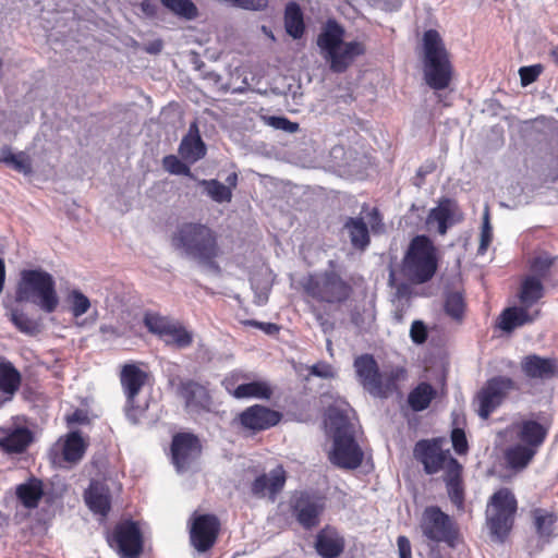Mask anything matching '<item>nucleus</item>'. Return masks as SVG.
Returning a JSON list of instances; mask_svg holds the SVG:
<instances>
[{
  "mask_svg": "<svg viewBox=\"0 0 558 558\" xmlns=\"http://www.w3.org/2000/svg\"><path fill=\"white\" fill-rule=\"evenodd\" d=\"M171 245L185 258L197 262L216 274L220 267L216 259L221 255L218 234L208 225L202 222H183L171 236Z\"/></svg>",
  "mask_w": 558,
  "mask_h": 558,
  "instance_id": "f257e3e1",
  "label": "nucleus"
},
{
  "mask_svg": "<svg viewBox=\"0 0 558 558\" xmlns=\"http://www.w3.org/2000/svg\"><path fill=\"white\" fill-rule=\"evenodd\" d=\"M356 379L362 388L374 398L387 399L399 390V383L407 379V369L402 366H389L380 369L372 354L356 356L353 362Z\"/></svg>",
  "mask_w": 558,
  "mask_h": 558,
  "instance_id": "f03ea898",
  "label": "nucleus"
},
{
  "mask_svg": "<svg viewBox=\"0 0 558 558\" xmlns=\"http://www.w3.org/2000/svg\"><path fill=\"white\" fill-rule=\"evenodd\" d=\"M326 425L332 434L333 446L329 453L330 462L345 470L357 469L364 453L354 438L353 425L347 415L336 409H329Z\"/></svg>",
  "mask_w": 558,
  "mask_h": 558,
  "instance_id": "7ed1b4c3",
  "label": "nucleus"
},
{
  "mask_svg": "<svg viewBox=\"0 0 558 558\" xmlns=\"http://www.w3.org/2000/svg\"><path fill=\"white\" fill-rule=\"evenodd\" d=\"M416 54L422 62L426 84L436 90L447 88L452 78L453 68L441 37H422L416 47Z\"/></svg>",
  "mask_w": 558,
  "mask_h": 558,
  "instance_id": "20e7f679",
  "label": "nucleus"
},
{
  "mask_svg": "<svg viewBox=\"0 0 558 558\" xmlns=\"http://www.w3.org/2000/svg\"><path fill=\"white\" fill-rule=\"evenodd\" d=\"M16 300L31 301L46 313L54 312L59 305V296L53 277L40 269L22 271Z\"/></svg>",
  "mask_w": 558,
  "mask_h": 558,
  "instance_id": "39448f33",
  "label": "nucleus"
},
{
  "mask_svg": "<svg viewBox=\"0 0 558 558\" xmlns=\"http://www.w3.org/2000/svg\"><path fill=\"white\" fill-rule=\"evenodd\" d=\"M300 286L307 298L331 305L345 302L352 292L351 286L335 270L310 274L300 280Z\"/></svg>",
  "mask_w": 558,
  "mask_h": 558,
  "instance_id": "423d86ee",
  "label": "nucleus"
},
{
  "mask_svg": "<svg viewBox=\"0 0 558 558\" xmlns=\"http://www.w3.org/2000/svg\"><path fill=\"white\" fill-rule=\"evenodd\" d=\"M437 270L436 248L425 235L412 239L403 258V271L414 283H424Z\"/></svg>",
  "mask_w": 558,
  "mask_h": 558,
  "instance_id": "0eeeda50",
  "label": "nucleus"
},
{
  "mask_svg": "<svg viewBox=\"0 0 558 558\" xmlns=\"http://www.w3.org/2000/svg\"><path fill=\"white\" fill-rule=\"evenodd\" d=\"M319 54L333 73L345 72L355 59L365 52V47L357 40L344 37H317Z\"/></svg>",
  "mask_w": 558,
  "mask_h": 558,
  "instance_id": "6e6552de",
  "label": "nucleus"
},
{
  "mask_svg": "<svg viewBox=\"0 0 558 558\" xmlns=\"http://www.w3.org/2000/svg\"><path fill=\"white\" fill-rule=\"evenodd\" d=\"M515 512L517 499L509 488H500L490 497L486 517L494 537L504 541L512 527Z\"/></svg>",
  "mask_w": 558,
  "mask_h": 558,
  "instance_id": "1a4fd4ad",
  "label": "nucleus"
},
{
  "mask_svg": "<svg viewBox=\"0 0 558 558\" xmlns=\"http://www.w3.org/2000/svg\"><path fill=\"white\" fill-rule=\"evenodd\" d=\"M515 389H518V386L510 377L495 376L488 379L474 400V403L477 404L476 412L478 416L487 420L508 395Z\"/></svg>",
  "mask_w": 558,
  "mask_h": 558,
  "instance_id": "9d476101",
  "label": "nucleus"
},
{
  "mask_svg": "<svg viewBox=\"0 0 558 558\" xmlns=\"http://www.w3.org/2000/svg\"><path fill=\"white\" fill-rule=\"evenodd\" d=\"M421 529L425 537L436 543L445 542L452 545L456 538L452 520L438 507L432 506L424 510Z\"/></svg>",
  "mask_w": 558,
  "mask_h": 558,
  "instance_id": "9b49d317",
  "label": "nucleus"
},
{
  "mask_svg": "<svg viewBox=\"0 0 558 558\" xmlns=\"http://www.w3.org/2000/svg\"><path fill=\"white\" fill-rule=\"evenodd\" d=\"M414 457L424 465L427 474H435L440 470H445L447 474L451 470V462H458L436 440H420L414 447Z\"/></svg>",
  "mask_w": 558,
  "mask_h": 558,
  "instance_id": "f8f14e48",
  "label": "nucleus"
},
{
  "mask_svg": "<svg viewBox=\"0 0 558 558\" xmlns=\"http://www.w3.org/2000/svg\"><path fill=\"white\" fill-rule=\"evenodd\" d=\"M220 523L213 514L196 515L190 530V539L192 546L198 553H205L210 549L218 537Z\"/></svg>",
  "mask_w": 558,
  "mask_h": 558,
  "instance_id": "ddd939ff",
  "label": "nucleus"
},
{
  "mask_svg": "<svg viewBox=\"0 0 558 558\" xmlns=\"http://www.w3.org/2000/svg\"><path fill=\"white\" fill-rule=\"evenodd\" d=\"M463 214L457 202L450 198L439 201L437 207L430 209L426 218V225L429 230L434 229L441 235H445L449 228L461 222Z\"/></svg>",
  "mask_w": 558,
  "mask_h": 558,
  "instance_id": "4468645a",
  "label": "nucleus"
},
{
  "mask_svg": "<svg viewBox=\"0 0 558 558\" xmlns=\"http://www.w3.org/2000/svg\"><path fill=\"white\" fill-rule=\"evenodd\" d=\"M202 446L198 438L190 433L177 434L171 444L172 461L179 472L191 466L199 457Z\"/></svg>",
  "mask_w": 558,
  "mask_h": 558,
  "instance_id": "2eb2a0df",
  "label": "nucleus"
},
{
  "mask_svg": "<svg viewBox=\"0 0 558 558\" xmlns=\"http://www.w3.org/2000/svg\"><path fill=\"white\" fill-rule=\"evenodd\" d=\"M281 416V413L278 411L255 404L241 412L238 415V421L244 429L256 433L277 425Z\"/></svg>",
  "mask_w": 558,
  "mask_h": 558,
  "instance_id": "dca6fc26",
  "label": "nucleus"
},
{
  "mask_svg": "<svg viewBox=\"0 0 558 558\" xmlns=\"http://www.w3.org/2000/svg\"><path fill=\"white\" fill-rule=\"evenodd\" d=\"M114 539L122 558H137L143 550L142 533L137 523L124 521L117 525Z\"/></svg>",
  "mask_w": 558,
  "mask_h": 558,
  "instance_id": "f3484780",
  "label": "nucleus"
},
{
  "mask_svg": "<svg viewBox=\"0 0 558 558\" xmlns=\"http://www.w3.org/2000/svg\"><path fill=\"white\" fill-rule=\"evenodd\" d=\"M286 480L284 469L278 465L269 473L257 476L251 485V492L257 498L268 497L275 501L277 495L283 489Z\"/></svg>",
  "mask_w": 558,
  "mask_h": 558,
  "instance_id": "a211bd4d",
  "label": "nucleus"
},
{
  "mask_svg": "<svg viewBox=\"0 0 558 558\" xmlns=\"http://www.w3.org/2000/svg\"><path fill=\"white\" fill-rule=\"evenodd\" d=\"M521 371L531 379L547 380L558 375V362L553 357L530 354L522 359Z\"/></svg>",
  "mask_w": 558,
  "mask_h": 558,
  "instance_id": "6ab92c4d",
  "label": "nucleus"
},
{
  "mask_svg": "<svg viewBox=\"0 0 558 558\" xmlns=\"http://www.w3.org/2000/svg\"><path fill=\"white\" fill-rule=\"evenodd\" d=\"M179 393L184 399L189 411H209L211 408V397L207 388L194 380L181 383Z\"/></svg>",
  "mask_w": 558,
  "mask_h": 558,
  "instance_id": "aec40b11",
  "label": "nucleus"
},
{
  "mask_svg": "<svg viewBox=\"0 0 558 558\" xmlns=\"http://www.w3.org/2000/svg\"><path fill=\"white\" fill-rule=\"evenodd\" d=\"M206 151L207 148L201 137L197 122L194 121L190 124L187 133L179 145V155L187 163H195L205 157Z\"/></svg>",
  "mask_w": 558,
  "mask_h": 558,
  "instance_id": "412c9836",
  "label": "nucleus"
},
{
  "mask_svg": "<svg viewBox=\"0 0 558 558\" xmlns=\"http://www.w3.org/2000/svg\"><path fill=\"white\" fill-rule=\"evenodd\" d=\"M344 546L343 536L333 527L326 526L316 535L315 549L323 558H338Z\"/></svg>",
  "mask_w": 558,
  "mask_h": 558,
  "instance_id": "4be33fe9",
  "label": "nucleus"
},
{
  "mask_svg": "<svg viewBox=\"0 0 558 558\" xmlns=\"http://www.w3.org/2000/svg\"><path fill=\"white\" fill-rule=\"evenodd\" d=\"M32 441V434L27 428H0V451L12 454L26 450Z\"/></svg>",
  "mask_w": 558,
  "mask_h": 558,
  "instance_id": "5701e85b",
  "label": "nucleus"
},
{
  "mask_svg": "<svg viewBox=\"0 0 558 558\" xmlns=\"http://www.w3.org/2000/svg\"><path fill=\"white\" fill-rule=\"evenodd\" d=\"M513 427L518 439L535 451L543 445L548 433L547 427L533 420L522 421L514 424Z\"/></svg>",
  "mask_w": 558,
  "mask_h": 558,
  "instance_id": "b1692460",
  "label": "nucleus"
},
{
  "mask_svg": "<svg viewBox=\"0 0 558 558\" xmlns=\"http://www.w3.org/2000/svg\"><path fill=\"white\" fill-rule=\"evenodd\" d=\"M294 512L299 523L305 529H311L318 524L323 505L318 500L302 495L295 500Z\"/></svg>",
  "mask_w": 558,
  "mask_h": 558,
  "instance_id": "393cba45",
  "label": "nucleus"
},
{
  "mask_svg": "<svg viewBox=\"0 0 558 558\" xmlns=\"http://www.w3.org/2000/svg\"><path fill=\"white\" fill-rule=\"evenodd\" d=\"M530 305L521 304V306L506 308L500 316V329L510 332L517 327L534 322L539 311L535 310L530 312Z\"/></svg>",
  "mask_w": 558,
  "mask_h": 558,
  "instance_id": "a878e982",
  "label": "nucleus"
},
{
  "mask_svg": "<svg viewBox=\"0 0 558 558\" xmlns=\"http://www.w3.org/2000/svg\"><path fill=\"white\" fill-rule=\"evenodd\" d=\"M62 458L70 464L78 463L87 449L88 442L83 438L78 430L68 433L59 439Z\"/></svg>",
  "mask_w": 558,
  "mask_h": 558,
  "instance_id": "bb28decb",
  "label": "nucleus"
},
{
  "mask_svg": "<svg viewBox=\"0 0 558 558\" xmlns=\"http://www.w3.org/2000/svg\"><path fill=\"white\" fill-rule=\"evenodd\" d=\"M146 373L134 364H126L121 372V384L129 404H133L146 380Z\"/></svg>",
  "mask_w": 558,
  "mask_h": 558,
  "instance_id": "cd10ccee",
  "label": "nucleus"
},
{
  "mask_svg": "<svg viewBox=\"0 0 558 558\" xmlns=\"http://www.w3.org/2000/svg\"><path fill=\"white\" fill-rule=\"evenodd\" d=\"M85 502L88 508L102 517H106L110 510L109 489L99 482H92L84 494Z\"/></svg>",
  "mask_w": 558,
  "mask_h": 558,
  "instance_id": "c85d7f7f",
  "label": "nucleus"
},
{
  "mask_svg": "<svg viewBox=\"0 0 558 558\" xmlns=\"http://www.w3.org/2000/svg\"><path fill=\"white\" fill-rule=\"evenodd\" d=\"M536 452L537 451L523 444H515L506 449L505 461L508 468L522 471L530 464Z\"/></svg>",
  "mask_w": 558,
  "mask_h": 558,
  "instance_id": "c756f323",
  "label": "nucleus"
},
{
  "mask_svg": "<svg viewBox=\"0 0 558 558\" xmlns=\"http://www.w3.org/2000/svg\"><path fill=\"white\" fill-rule=\"evenodd\" d=\"M344 229L354 248L364 251L369 245V231L362 217L348 218L344 223Z\"/></svg>",
  "mask_w": 558,
  "mask_h": 558,
  "instance_id": "7c9ffc66",
  "label": "nucleus"
},
{
  "mask_svg": "<svg viewBox=\"0 0 558 558\" xmlns=\"http://www.w3.org/2000/svg\"><path fill=\"white\" fill-rule=\"evenodd\" d=\"M461 465L459 462H451V470L445 474V482L447 486L448 496L458 509L463 508L464 495L461 486Z\"/></svg>",
  "mask_w": 558,
  "mask_h": 558,
  "instance_id": "2f4dec72",
  "label": "nucleus"
},
{
  "mask_svg": "<svg viewBox=\"0 0 558 558\" xmlns=\"http://www.w3.org/2000/svg\"><path fill=\"white\" fill-rule=\"evenodd\" d=\"M21 374L10 363H0V392L11 399L21 386Z\"/></svg>",
  "mask_w": 558,
  "mask_h": 558,
  "instance_id": "473e14b6",
  "label": "nucleus"
},
{
  "mask_svg": "<svg viewBox=\"0 0 558 558\" xmlns=\"http://www.w3.org/2000/svg\"><path fill=\"white\" fill-rule=\"evenodd\" d=\"M0 162L25 175L33 171L31 157L24 151L13 153L8 146L0 149Z\"/></svg>",
  "mask_w": 558,
  "mask_h": 558,
  "instance_id": "72a5a7b5",
  "label": "nucleus"
},
{
  "mask_svg": "<svg viewBox=\"0 0 558 558\" xmlns=\"http://www.w3.org/2000/svg\"><path fill=\"white\" fill-rule=\"evenodd\" d=\"M436 390L428 383H421L408 396V404L414 412L427 409L436 397Z\"/></svg>",
  "mask_w": 558,
  "mask_h": 558,
  "instance_id": "f704fd0d",
  "label": "nucleus"
},
{
  "mask_svg": "<svg viewBox=\"0 0 558 558\" xmlns=\"http://www.w3.org/2000/svg\"><path fill=\"white\" fill-rule=\"evenodd\" d=\"M283 21L287 35H304L305 23L303 11L295 1L287 3Z\"/></svg>",
  "mask_w": 558,
  "mask_h": 558,
  "instance_id": "c9c22d12",
  "label": "nucleus"
},
{
  "mask_svg": "<svg viewBox=\"0 0 558 558\" xmlns=\"http://www.w3.org/2000/svg\"><path fill=\"white\" fill-rule=\"evenodd\" d=\"M544 295V286L539 278L525 276L521 282L519 299L522 305L532 306Z\"/></svg>",
  "mask_w": 558,
  "mask_h": 558,
  "instance_id": "e433bc0d",
  "label": "nucleus"
},
{
  "mask_svg": "<svg viewBox=\"0 0 558 558\" xmlns=\"http://www.w3.org/2000/svg\"><path fill=\"white\" fill-rule=\"evenodd\" d=\"M198 185L203 187V193L215 203H230L232 199L231 187H227L226 184L216 179H202L198 181Z\"/></svg>",
  "mask_w": 558,
  "mask_h": 558,
  "instance_id": "4c0bfd02",
  "label": "nucleus"
},
{
  "mask_svg": "<svg viewBox=\"0 0 558 558\" xmlns=\"http://www.w3.org/2000/svg\"><path fill=\"white\" fill-rule=\"evenodd\" d=\"M271 388L266 381H252L247 384L239 385L234 391L233 397L236 399L244 398H258L269 399L271 397Z\"/></svg>",
  "mask_w": 558,
  "mask_h": 558,
  "instance_id": "58836bf2",
  "label": "nucleus"
},
{
  "mask_svg": "<svg viewBox=\"0 0 558 558\" xmlns=\"http://www.w3.org/2000/svg\"><path fill=\"white\" fill-rule=\"evenodd\" d=\"M555 260L556 257L545 251L535 253V255L529 262L531 271L529 276H535L536 278H539L541 281H543L549 276Z\"/></svg>",
  "mask_w": 558,
  "mask_h": 558,
  "instance_id": "ea45409f",
  "label": "nucleus"
},
{
  "mask_svg": "<svg viewBox=\"0 0 558 558\" xmlns=\"http://www.w3.org/2000/svg\"><path fill=\"white\" fill-rule=\"evenodd\" d=\"M16 496L24 507L36 508L43 496L41 485L39 482L21 484L16 487Z\"/></svg>",
  "mask_w": 558,
  "mask_h": 558,
  "instance_id": "a19ab883",
  "label": "nucleus"
},
{
  "mask_svg": "<svg viewBox=\"0 0 558 558\" xmlns=\"http://www.w3.org/2000/svg\"><path fill=\"white\" fill-rule=\"evenodd\" d=\"M160 2L180 19L191 21L198 16V9L192 0H160Z\"/></svg>",
  "mask_w": 558,
  "mask_h": 558,
  "instance_id": "79ce46f5",
  "label": "nucleus"
},
{
  "mask_svg": "<svg viewBox=\"0 0 558 558\" xmlns=\"http://www.w3.org/2000/svg\"><path fill=\"white\" fill-rule=\"evenodd\" d=\"M162 340L167 345H174L179 349H184L192 344L193 336L184 327L173 323Z\"/></svg>",
  "mask_w": 558,
  "mask_h": 558,
  "instance_id": "37998d69",
  "label": "nucleus"
},
{
  "mask_svg": "<svg viewBox=\"0 0 558 558\" xmlns=\"http://www.w3.org/2000/svg\"><path fill=\"white\" fill-rule=\"evenodd\" d=\"M464 299L460 292H449L445 299V312L452 319L460 322L464 314Z\"/></svg>",
  "mask_w": 558,
  "mask_h": 558,
  "instance_id": "c03bdc74",
  "label": "nucleus"
},
{
  "mask_svg": "<svg viewBox=\"0 0 558 558\" xmlns=\"http://www.w3.org/2000/svg\"><path fill=\"white\" fill-rule=\"evenodd\" d=\"M172 324L167 317L155 313H146L144 316V325L148 331L158 335L161 339L167 335Z\"/></svg>",
  "mask_w": 558,
  "mask_h": 558,
  "instance_id": "a18cd8bd",
  "label": "nucleus"
},
{
  "mask_svg": "<svg viewBox=\"0 0 558 558\" xmlns=\"http://www.w3.org/2000/svg\"><path fill=\"white\" fill-rule=\"evenodd\" d=\"M556 517L543 510L534 511V523L536 531L541 537L549 539L554 534V524Z\"/></svg>",
  "mask_w": 558,
  "mask_h": 558,
  "instance_id": "49530a36",
  "label": "nucleus"
},
{
  "mask_svg": "<svg viewBox=\"0 0 558 558\" xmlns=\"http://www.w3.org/2000/svg\"><path fill=\"white\" fill-rule=\"evenodd\" d=\"M66 301L70 304L71 313L75 318L81 317L90 308L89 299L77 289L69 292Z\"/></svg>",
  "mask_w": 558,
  "mask_h": 558,
  "instance_id": "de8ad7c7",
  "label": "nucleus"
},
{
  "mask_svg": "<svg viewBox=\"0 0 558 558\" xmlns=\"http://www.w3.org/2000/svg\"><path fill=\"white\" fill-rule=\"evenodd\" d=\"M229 7L246 11H264L268 8L269 0H218Z\"/></svg>",
  "mask_w": 558,
  "mask_h": 558,
  "instance_id": "09e8293b",
  "label": "nucleus"
},
{
  "mask_svg": "<svg viewBox=\"0 0 558 558\" xmlns=\"http://www.w3.org/2000/svg\"><path fill=\"white\" fill-rule=\"evenodd\" d=\"M11 320L22 332L33 335L37 331V324L23 312L12 311Z\"/></svg>",
  "mask_w": 558,
  "mask_h": 558,
  "instance_id": "8fccbe9b",
  "label": "nucleus"
},
{
  "mask_svg": "<svg viewBox=\"0 0 558 558\" xmlns=\"http://www.w3.org/2000/svg\"><path fill=\"white\" fill-rule=\"evenodd\" d=\"M265 121L268 125L272 126L276 130H281L287 133H295L299 131V124L296 122H292L284 117H265Z\"/></svg>",
  "mask_w": 558,
  "mask_h": 558,
  "instance_id": "3c124183",
  "label": "nucleus"
},
{
  "mask_svg": "<svg viewBox=\"0 0 558 558\" xmlns=\"http://www.w3.org/2000/svg\"><path fill=\"white\" fill-rule=\"evenodd\" d=\"M493 239V230L489 221V210L488 207H485L483 215V226L481 231V242L478 246V252L484 253L489 246Z\"/></svg>",
  "mask_w": 558,
  "mask_h": 558,
  "instance_id": "603ef678",
  "label": "nucleus"
},
{
  "mask_svg": "<svg viewBox=\"0 0 558 558\" xmlns=\"http://www.w3.org/2000/svg\"><path fill=\"white\" fill-rule=\"evenodd\" d=\"M544 68L542 64H534L530 66H522L519 69L520 82L522 86H527L534 83L542 74Z\"/></svg>",
  "mask_w": 558,
  "mask_h": 558,
  "instance_id": "864d4df0",
  "label": "nucleus"
},
{
  "mask_svg": "<svg viewBox=\"0 0 558 558\" xmlns=\"http://www.w3.org/2000/svg\"><path fill=\"white\" fill-rule=\"evenodd\" d=\"M163 167L167 171L173 174L189 175L191 173L190 167L173 155H169L163 158Z\"/></svg>",
  "mask_w": 558,
  "mask_h": 558,
  "instance_id": "5fc2aeb1",
  "label": "nucleus"
},
{
  "mask_svg": "<svg viewBox=\"0 0 558 558\" xmlns=\"http://www.w3.org/2000/svg\"><path fill=\"white\" fill-rule=\"evenodd\" d=\"M310 374L319 378H333L336 372L327 362H318L310 367Z\"/></svg>",
  "mask_w": 558,
  "mask_h": 558,
  "instance_id": "6e6d98bb",
  "label": "nucleus"
},
{
  "mask_svg": "<svg viewBox=\"0 0 558 558\" xmlns=\"http://www.w3.org/2000/svg\"><path fill=\"white\" fill-rule=\"evenodd\" d=\"M410 336L412 341L415 343L420 344L425 342L427 338V330L425 325L420 320L413 322L410 329Z\"/></svg>",
  "mask_w": 558,
  "mask_h": 558,
  "instance_id": "4d7b16f0",
  "label": "nucleus"
},
{
  "mask_svg": "<svg viewBox=\"0 0 558 558\" xmlns=\"http://www.w3.org/2000/svg\"><path fill=\"white\" fill-rule=\"evenodd\" d=\"M367 221L373 233H383L385 231V225L377 208H373L367 214Z\"/></svg>",
  "mask_w": 558,
  "mask_h": 558,
  "instance_id": "13d9d810",
  "label": "nucleus"
},
{
  "mask_svg": "<svg viewBox=\"0 0 558 558\" xmlns=\"http://www.w3.org/2000/svg\"><path fill=\"white\" fill-rule=\"evenodd\" d=\"M451 440H452V446L458 453H463L466 451L468 442H466L465 434L462 429H460V428L453 429L451 433Z\"/></svg>",
  "mask_w": 558,
  "mask_h": 558,
  "instance_id": "bf43d9fd",
  "label": "nucleus"
},
{
  "mask_svg": "<svg viewBox=\"0 0 558 558\" xmlns=\"http://www.w3.org/2000/svg\"><path fill=\"white\" fill-rule=\"evenodd\" d=\"M399 558H412V547L409 538L400 535L397 538Z\"/></svg>",
  "mask_w": 558,
  "mask_h": 558,
  "instance_id": "052dcab7",
  "label": "nucleus"
},
{
  "mask_svg": "<svg viewBox=\"0 0 558 558\" xmlns=\"http://www.w3.org/2000/svg\"><path fill=\"white\" fill-rule=\"evenodd\" d=\"M244 325L262 329L267 335H275L279 331V326L272 323H260L257 320H245Z\"/></svg>",
  "mask_w": 558,
  "mask_h": 558,
  "instance_id": "680f3d73",
  "label": "nucleus"
},
{
  "mask_svg": "<svg viewBox=\"0 0 558 558\" xmlns=\"http://www.w3.org/2000/svg\"><path fill=\"white\" fill-rule=\"evenodd\" d=\"M144 413H145V408L135 407L134 403L133 404H129L128 403V407H126V417L129 418V421L132 424L140 423V421H141L142 416L144 415Z\"/></svg>",
  "mask_w": 558,
  "mask_h": 558,
  "instance_id": "e2e57ef3",
  "label": "nucleus"
},
{
  "mask_svg": "<svg viewBox=\"0 0 558 558\" xmlns=\"http://www.w3.org/2000/svg\"><path fill=\"white\" fill-rule=\"evenodd\" d=\"M319 35H344V31L336 20H328Z\"/></svg>",
  "mask_w": 558,
  "mask_h": 558,
  "instance_id": "0e129e2a",
  "label": "nucleus"
},
{
  "mask_svg": "<svg viewBox=\"0 0 558 558\" xmlns=\"http://www.w3.org/2000/svg\"><path fill=\"white\" fill-rule=\"evenodd\" d=\"M140 9L146 17H155L158 11V7L153 0H143L140 3Z\"/></svg>",
  "mask_w": 558,
  "mask_h": 558,
  "instance_id": "69168bd1",
  "label": "nucleus"
},
{
  "mask_svg": "<svg viewBox=\"0 0 558 558\" xmlns=\"http://www.w3.org/2000/svg\"><path fill=\"white\" fill-rule=\"evenodd\" d=\"M66 422L69 425L78 423V424H85L88 422L87 414L82 410H76L71 415L66 417Z\"/></svg>",
  "mask_w": 558,
  "mask_h": 558,
  "instance_id": "338daca9",
  "label": "nucleus"
},
{
  "mask_svg": "<svg viewBox=\"0 0 558 558\" xmlns=\"http://www.w3.org/2000/svg\"><path fill=\"white\" fill-rule=\"evenodd\" d=\"M99 330L102 335L111 338H119L123 336V332L112 325H101Z\"/></svg>",
  "mask_w": 558,
  "mask_h": 558,
  "instance_id": "774afa93",
  "label": "nucleus"
}]
</instances>
